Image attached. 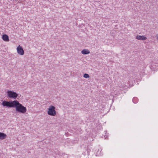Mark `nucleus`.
Wrapping results in <instances>:
<instances>
[{
  "label": "nucleus",
  "instance_id": "f257e3e1",
  "mask_svg": "<svg viewBox=\"0 0 158 158\" xmlns=\"http://www.w3.org/2000/svg\"><path fill=\"white\" fill-rule=\"evenodd\" d=\"M2 105L3 106L7 107L15 108L16 110L22 113H24L27 111L26 108L20 104L17 100H14L12 101H3Z\"/></svg>",
  "mask_w": 158,
  "mask_h": 158
},
{
  "label": "nucleus",
  "instance_id": "f03ea898",
  "mask_svg": "<svg viewBox=\"0 0 158 158\" xmlns=\"http://www.w3.org/2000/svg\"><path fill=\"white\" fill-rule=\"evenodd\" d=\"M48 114L51 116H55L56 114V112L55 110V107L53 106H50L48 108Z\"/></svg>",
  "mask_w": 158,
  "mask_h": 158
},
{
  "label": "nucleus",
  "instance_id": "7ed1b4c3",
  "mask_svg": "<svg viewBox=\"0 0 158 158\" xmlns=\"http://www.w3.org/2000/svg\"><path fill=\"white\" fill-rule=\"evenodd\" d=\"M8 96L10 98H16L18 96V94L16 93L11 91L7 92Z\"/></svg>",
  "mask_w": 158,
  "mask_h": 158
},
{
  "label": "nucleus",
  "instance_id": "20e7f679",
  "mask_svg": "<svg viewBox=\"0 0 158 158\" xmlns=\"http://www.w3.org/2000/svg\"><path fill=\"white\" fill-rule=\"evenodd\" d=\"M17 50L18 53L21 55H23L24 54V51L22 47L20 45L17 48Z\"/></svg>",
  "mask_w": 158,
  "mask_h": 158
},
{
  "label": "nucleus",
  "instance_id": "39448f33",
  "mask_svg": "<svg viewBox=\"0 0 158 158\" xmlns=\"http://www.w3.org/2000/svg\"><path fill=\"white\" fill-rule=\"evenodd\" d=\"M136 38L139 40H145L147 39V38L145 37L143 35H137L136 36Z\"/></svg>",
  "mask_w": 158,
  "mask_h": 158
},
{
  "label": "nucleus",
  "instance_id": "423d86ee",
  "mask_svg": "<svg viewBox=\"0 0 158 158\" xmlns=\"http://www.w3.org/2000/svg\"><path fill=\"white\" fill-rule=\"evenodd\" d=\"M6 135L5 134L0 132V139L3 140L6 138Z\"/></svg>",
  "mask_w": 158,
  "mask_h": 158
},
{
  "label": "nucleus",
  "instance_id": "0eeeda50",
  "mask_svg": "<svg viewBox=\"0 0 158 158\" xmlns=\"http://www.w3.org/2000/svg\"><path fill=\"white\" fill-rule=\"evenodd\" d=\"M2 39L4 41H8L9 40L8 36L6 34L3 35Z\"/></svg>",
  "mask_w": 158,
  "mask_h": 158
},
{
  "label": "nucleus",
  "instance_id": "6e6552de",
  "mask_svg": "<svg viewBox=\"0 0 158 158\" xmlns=\"http://www.w3.org/2000/svg\"><path fill=\"white\" fill-rule=\"evenodd\" d=\"M81 52L83 54L85 55L89 54L90 52L88 49H83L81 51Z\"/></svg>",
  "mask_w": 158,
  "mask_h": 158
},
{
  "label": "nucleus",
  "instance_id": "1a4fd4ad",
  "mask_svg": "<svg viewBox=\"0 0 158 158\" xmlns=\"http://www.w3.org/2000/svg\"><path fill=\"white\" fill-rule=\"evenodd\" d=\"M85 78H88L89 77V75L87 73H85L83 76Z\"/></svg>",
  "mask_w": 158,
  "mask_h": 158
},
{
  "label": "nucleus",
  "instance_id": "9d476101",
  "mask_svg": "<svg viewBox=\"0 0 158 158\" xmlns=\"http://www.w3.org/2000/svg\"><path fill=\"white\" fill-rule=\"evenodd\" d=\"M136 98H134L133 99V101L134 102V100L135 99H136Z\"/></svg>",
  "mask_w": 158,
  "mask_h": 158
},
{
  "label": "nucleus",
  "instance_id": "9b49d317",
  "mask_svg": "<svg viewBox=\"0 0 158 158\" xmlns=\"http://www.w3.org/2000/svg\"><path fill=\"white\" fill-rule=\"evenodd\" d=\"M157 40H158V35L157 36Z\"/></svg>",
  "mask_w": 158,
  "mask_h": 158
}]
</instances>
